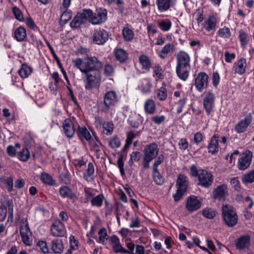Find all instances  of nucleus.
<instances>
[{
	"mask_svg": "<svg viewBox=\"0 0 254 254\" xmlns=\"http://www.w3.org/2000/svg\"><path fill=\"white\" fill-rule=\"evenodd\" d=\"M139 61L142 69L149 70L151 67L150 60L146 56L144 55L140 56L139 57Z\"/></svg>",
	"mask_w": 254,
	"mask_h": 254,
	"instance_id": "42",
	"label": "nucleus"
},
{
	"mask_svg": "<svg viewBox=\"0 0 254 254\" xmlns=\"http://www.w3.org/2000/svg\"><path fill=\"white\" fill-rule=\"evenodd\" d=\"M218 23L217 19L214 15H209L202 23V28L206 31L210 32L215 31Z\"/></svg>",
	"mask_w": 254,
	"mask_h": 254,
	"instance_id": "15",
	"label": "nucleus"
},
{
	"mask_svg": "<svg viewBox=\"0 0 254 254\" xmlns=\"http://www.w3.org/2000/svg\"><path fill=\"white\" fill-rule=\"evenodd\" d=\"M51 250L54 254H62L64 250L63 241L61 239H55L51 243Z\"/></svg>",
	"mask_w": 254,
	"mask_h": 254,
	"instance_id": "28",
	"label": "nucleus"
},
{
	"mask_svg": "<svg viewBox=\"0 0 254 254\" xmlns=\"http://www.w3.org/2000/svg\"><path fill=\"white\" fill-rule=\"evenodd\" d=\"M215 96L210 91H208L204 94L203 98V105L207 115H210L213 112Z\"/></svg>",
	"mask_w": 254,
	"mask_h": 254,
	"instance_id": "7",
	"label": "nucleus"
},
{
	"mask_svg": "<svg viewBox=\"0 0 254 254\" xmlns=\"http://www.w3.org/2000/svg\"><path fill=\"white\" fill-rule=\"evenodd\" d=\"M177 64L182 65H190V57L189 55L184 51H180L176 56Z\"/></svg>",
	"mask_w": 254,
	"mask_h": 254,
	"instance_id": "26",
	"label": "nucleus"
},
{
	"mask_svg": "<svg viewBox=\"0 0 254 254\" xmlns=\"http://www.w3.org/2000/svg\"><path fill=\"white\" fill-rule=\"evenodd\" d=\"M32 68L26 64H23L19 69L18 72L19 76L22 78H27L32 73Z\"/></svg>",
	"mask_w": 254,
	"mask_h": 254,
	"instance_id": "35",
	"label": "nucleus"
},
{
	"mask_svg": "<svg viewBox=\"0 0 254 254\" xmlns=\"http://www.w3.org/2000/svg\"><path fill=\"white\" fill-rule=\"evenodd\" d=\"M85 24L84 22L78 15V14L74 17V19L70 22V25L71 28H77L79 27L82 24Z\"/></svg>",
	"mask_w": 254,
	"mask_h": 254,
	"instance_id": "50",
	"label": "nucleus"
},
{
	"mask_svg": "<svg viewBox=\"0 0 254 254\" xmlns=\"http://www.w3.org/2000/svg\"><path fill=\"white\" fill-rule=\"evenodd\" d=\"M175 50L173 44L168 43L162 48L158 53L159 57L161 59H165L171 56Z\"/></svg>",
	"mask_w": 254,
	"mask_h": 254,
	"instance_id": "23",
	"label": "nucleus"
},
{
	"mask_svg": "<svg viewBox=\"0 0 254 254\" xmlns=\"http://www.w3.org/2000/svg\"><path fill=\"white\" fill-rule=\"evenodd\" d=\"M228 194V188L225 184L218 186L213 191V198L219 200H225Z\"/></svg>",
	"mask_w": 254,
	"mask_h": 254,
	"instance_id": "14",
	"label": "nucleus"
},
{
	"mask_svg": "<svg viewBox=\"0 0 254 254\" xmlns=\"http://www.w3.org/2000/svg\"><path fill=\"white\" fill-rule=\"evenodd\" d=\"M109 145L112 148H118L121 145V141L119 137L114 136L109 141Z\"/></svg>",
	"mask_w": 254,
	"mask_h": 254,
	"instance_id": "52",
	"label": "nucleus"
},
{
	"mask_svg": "<svg viewBox=\"0 0 254 254\" xmlns=\"http://www.w3.org/2000/svg\"><path fill=\"white\" fill-rule=\"evenodd\" d=\"M141 157L140 153L138 151L132 152L130 155V159L128 164L130 166H132L134 162L138 161Z\"/></svg>",
	"mask_w": 254,
	"mask_h": 254,
	"instance_id": "55",
	"label": "nucleus"
},
{
	"mask_svg": "<svg viewBox=\"0 0 254 254\" xmlns=\"http://www.w3.org/2000/svg\"><path fill=\"white\" fill-rule=\"evenodd\" d=\"M104 198V195L102 194H99L95 197H93L91 200V205L98 207H101L102 205Z\"/></svg>",
	"mask_w": 254,
	"mask_h": 254,
	"instance_id": "47",
	"label": "nucleus"
},
{
	"mask_svg": "<svg viewBox=\"0 0 254 254\" xmlns=\"http://www.w3.org/2000/svg\"><path fill=\"white\" fill-rule=\"evenodd\" d=\"M217 35L222 39H228L231 36V32L229 27L224 26L217 31Z\"/></svg>",
	"mask_w": 254,
	"mask_h": 254,
	"instance_id": "40",
	"label": "nucleus"
},
{
	"mask_svg": "<svg viewBox=\"0 0 254 254\" xmlns=\"http://www.w3.org/2000/svg\"><path fill=\"white\" fill-rule=\"evenodd\" d=\"M15 17L20 21H23L24 19L20 9L17 7H14L12 9Z\"/></svg>",
	"mask_w": 254,
	"mask_h": 254,
	"instance_id": "60",
	"label": "nucleus"
},
{
	"mask_svg": "<svg viewBox=\"0 0 254 254\" xmlns=\"http://www.w3.org/2000/svg\"><path fill=\"white\" fill-rule=\"evenodd\" d=\"M114 55L116 60L121 63L125 62L128 58L127 53L122 48H116L114 50Z\"/></svg>",
	"mask_w": 254,
	"mask_h": 254,
	"instance_id": "32",
	"label": "nucleus"
},
{
	"mask_svg": "<svg viewBox=\"0 0 254 254\" xmlns=\"http://www.w3.org/2000/svg\"><path fill=\"white\" fill-rule=\"evenodd\" d=\"M126 246L128 250L126 254H135L134 253V249L136 247L135 245L132 242H126Z\"/></svg>",
	"mask_w": 254,
	"mask_h": 254,
	"instance_id": "64",
	"label": "nucleus"
},
{
	"mask_svg": "<svg viewBox=\"0 0 254 254\" xmlns=\"http://www.w3.org/2000/svg\"><path fill=\"white\" fill-rule=\"evenodd\" d=\"M103 132L107 135H110L112 134L114 129V125L112 122L106 123L103 126Z\"/></svg>",
	"mask_w": 254,
	"mask_h": 254,
	"instance_id": "49",
	"label": "nucleus"
},
{
	"mask_svg": "<svg viewBox=\"0 0 254 254\" xmlns=\"http://www.w3.org/2000/svg\"><path fill=\"white\" fill-rule=\"evenodd\" d=\"M37 246L39 248L42 253L44 254H48L49 253V249L48 247L47 244L45 241H39L37 244Z\"/></svg>",
	"mask_w": 254,
	"mask_h": 254,
	"instance_id": "57",
	"label": "nucleus"
},
{
	"mask_svg": "<svg viewBox=\"0 0 254 254\" xmlns=\"http://www.w3.org/2000/svg\"><path fill=\"white\" fill-rule=\"evenodd\" d=\"M59 193L63 198L68 197L73 200H75L77 198L75 194L67 186L61 187L59 189Z\"/></svg>",
	"mask_w": 254,
	"mask_h": 254,
	"instance_id": "29",
	"label": "nucleus"
},
{
	"mask_svg": "<svg viewBox=\"0 0 254 254\" xmlns=\"http://www.w3.org/2000/svg\"><path fill=\"white\" fill-rule=\"evenodd\" d=\"M51 231L55 237H63L66 233V229L63 223L59 220L55 221L51 227Z\"/></svg>",
	"mask_w": 254,
	"mask_h": 254,
	"instance_id": "11",
	"label": "nucleus"
},
{
	"mask_svg": "<svg viewBox=\"0 0 254 254\" xmlns=\"http://www.w3.org/2000/svg\"><path fill=\"white\" fill-rule=\"evenodd\" d=\"M158 25L162 31L167 32L172 27V22L169 19L162 20L158 23Z\"/></svg>",
	"mask_w": 254,
	"mask_h": 254,
	"instance_id": "45",
	"label": "nucleus"
},
{
	"mask_svg": "<svg viewBox=\"0 0 254 254\" xmlns=\"http://www.w3.org/2000/svg\"><path fill=\"white\" fill-rule=\"evenodd\" d=\"M151 86L150 81L147 78H144L140 81L138 88L143 93H147L150 91Z\"/></svg>",
	"mask_w": 254,
	"mask_h": 254,
	"instance_id": "36",
	"label": "nucleus"
},
{
	"mask_svg": "<svg viewBox=\"0 0 254 254\" xmlns=\"http://www.w3.org/2000/svg\"><path fill=\"white\" fill-rule=\"evenodd\" d=\"M144 108L146 113L153 114L156 110L155 102L152 99H147L144 103Z\"/></svg>",
	"mask_w": 254,
	"mask_h": 254,
	"instance_id": "38",
	"label": "nucleus"
},
{
	"mask_svg": "<svg viewBox=\"0 0 254 254\" xmlns=\"http://www.w3.org/2000/svg\"><path fill=\"white\" fill-rule=\"evenodd\" d=\"M5 184L8 192H11L13 190V182L11 177H7L5 181Z\"/></svg>",
	"mask_w": 254,
	"mask_h": 254,
	"instance_id": "62",
	"label": "nucleus"
},
{
	"mask_svg": "<svg viewBox=\"0 0 254 254\" xmlns=\"http://www.w3.org/2000/svg\"><path fill=\"white\" fill-rule=\"evenodd\" d=\"M186 103V99L183 98L180 100L177 103V113L178 114H180L183 111V109L185 107Z\"/></svg>",
	"mask_w": 254,
	"mask_h": 254,
	"instance_id": "63",
	"label": "nucleus"
},
{
	"mask_svg": "<svg viewBox=\"0 0 254 254\" xmlns=\"http://www.w3.org/2000/svg\"><path fill=\"white\" fill-rule=\"evenodd\" d=\"M118 102V95L114 91H109L105 93L103 97L104 107L102 111L108 113L109 110L116 106Z\"/></svg>",
	"mask_w": 254,
	"mask_h": 254,
	"instance_id": "4",
	"label": "nucleus"
},
{
	"mask_svg": "<svg viewBox=\"0 0 254 254\" xmlns=\"http://www.w3.org/2000/svg\"><path fill=\"white\" fill-rule=\"evenodd\" d=\"M239 39L241 43V46L243 48H245L248 43L249 36L247 32L243 30L239 31Z\"/></svg>",
	"mask_w": 254,
	"mask_h": 254,
	"instance_id": "43",
	"label": "nucleus"
},
{
	"mask_svg": "<svg viewBox=\"0 0 254 254\" xmlns=\"http://www.w3.org/2000/svg\"><path fill=\"white\" fill-rule=\"evenodd\" d=\"M107 19V11L105 9H99L96 12H93L91 18V23L93 24H100L104 22Z\"/></svg>",
	"mask_w": 254,
	"mask_h": 254,
	"instance_id": "17",
	"label": "nucleus"
},
{
	"mask_svg": "<svg viewBox=\"0 0 254 254\" xmlns=\"http://www.w3.org/2000/svg\"><path fill=\"white\" fill-rule=\"evenodd\" d=\"M164 160V156L163 154H160L155 160L153 165V170H158V166L161 164Z\"/></svg>",
	"mask_w": 254,
	"mask_h": 254,
	"instance_id": "61",
	"label": "nucleus"
},
{
	"mask_svg": "<svg viewBox=\"0 0 254 254\" xmlns=\"http://www.w3.org/2000/svg\"><path fill=\"white\" fill-rule=\"evenodd\" d=\"M63 5V7H61L60 9L61 13L60 20L64 23H66L72 17L71 11Z\"/></svg>",
	"mask_w": 254,
	"mask_h": 254,
	"instance_id": "33",
	"label": "nucleus"
},
{
	"mask_svg": "<svg viewBox=\"0 0 254 254\" xmlns=\"http://www.w3.org/2000/svg\"><path fill=\"white\" fill-rule=\"evenodd\" d=\"M80 17L83 20L85 23L87 21L91 22L92 16L93 15V11L89 9H85L81 12L77 13Z\"/></svg>",
	"mask_w": 254,
	"mask_h": 254,
	"instance_id": "39",
	"label": "nucleus"
},
{
	"mask_svg": "<svg viewBox=\"0 0 254 254\" xmlns=\"http://www.w3.org/2000/svg\"><path fill=\"white\" fill-rule=\"evenodd\" d=\"M122 34L125 41H130L134 38V32L128 27H125L123 29Z\"/></svg>",
	"mask_w": 254,
	"mask_h": 254,
	"instance_id": "46",
	"label": "nucleus"
},
{
	"mask_svg": "<svg viewBox=\"0 0 254 254\" xmlns=\"http://www.w3.org/2000/svg\"><path fill=\"white\" fill-rule=\"evenodd\" d=\"M208 75L204 72H200L196 76L194 80V86L200 92L207 87Z\"/></svg>",
	"mask_w": 254,
	"mask_h": 254,
	"instance_id": "8",
	"label": "nucleus"
},
{
	"mask_svg": "<svg viewBox=\"0 0 254 254\" xmlns=\"http://www.w3.org/2000/svg\"><path fill=\"white\" fill-rule=\"evenodd\" d=\"M190 70V65H176L177 75L180 79L183 81H186L188 79Z\"/></svg>",
	"mask_w": 254,
	"mask_h": 254,
	"instance_id": "20",
	"label": "nucleus"
},
{
	"mask_svg": "<svg viewBox=\"0 0 254 254\" xmlns=\"http://www.w3.org/2000/svg\"><path fill=\"white\" fill-rule=\"evenodd\" d=\"M230 184L234 189L236 191H240L241 190L240 182L238 177H234L230 180Z\"/></svg>",
	"mask_w": 254,
	"mask_h": 254,
	"instance_id": "59",
	"label": "nucleus"
},
{
	"mask_svg": "<svg viewBox=\"0 0 254 254\" xmlns=\"http://www.w3.org/2000/svg\"><path fill=\"white\" fill-rule=\"evenodd\" d=\"M246 66V60L244 58H241L234 64L233 69L235 73L242 75L245 72Z\"/></svg>",
	"mask_w": 254,
	"mask_h": 254,
	"instance_id": "25",
	"label": "nucleus"
},
{
	"mask_svg": "<svg viewBox=\"0 0 254 254\" xmlns=\"http://www.w3.org/2000/svg\"><path fill=\"white\" fill-rule=\"evenodd\" d=\"M159 149L156 143L147 145L143 150L144 157L151 159H155L158 154Z\"/></svg>",
	"mask_w": 254,
	"mask_h": 254,
	"instance_id": "12",
	"label": "nucleus"
},
{
	"mask_svg": "<svg viewBox=\"0 0 254 254\" xmlns=\"http://www.w3.org/2000/svg\"><path fill=\"white\" fill-rule=\"evenodd\" d=\"M219 135L214 134L210 138L207 146L208 153L215 155L219 151L218 144Z\"/></svg>",
	"mask_w": 254,
	"mask_h": 254,
	"instance_id": "21",
	"label": "nucleus"
},
{
	"mask_svg": "<svg viewBox=\"0 0 254 254\" xmlns=\"http://www.w3.org/2000/svg\"><path fill=\"white\" fill-rule=\"evenodd\" d=\"M90 146V149L95 152L97 158H99L101 152V143L98 139L97 136L94 135V138H91L88 141Z\"/></svg>",
	"mask_w": 254,
	"mask_h": 254,
	"instance_id": "27",
	"label": "nucleus"
},
{
	"mask_svg": "<svg viewBox=\"0 0 254 254\" xmlns=\"http://www.w3.org/2000/svg\"><path fill=\"white\" fill-rule=\"evenodd\" d=\"M167 97V89L164 87H161L157 90V98L160 101H164Z\"/></svg>",
	"mask_w": 254,
	"mask_h": 254,
	"instance_id": "54",
	"label": "nucleus"
},
{
	"mask_svg": "<svg viewBox=\"0 0 254 254\" xmlns=\"http://www.w3.org/2000/svg\"><path fill=\"white\" fill-rule=\"evenodd\" d=\"M94 167L92 163H89L88 168L83 173V178L87 182H92L94 180Z\"/></svg>",
	"mask_w": 254,
	"mask_h": 254,
	"instance_id": "34",
	"label": "nucleus"
},
{
	"mask_svg": "<svg viewBox=\"0 0 254 254\" xmlns=\"http://www.w3.org/2000/svg\"><path fill=\"white\" fill-rule=\"evenodd\" d=\"M242 181L245 184L254 182V170L244 175L242 178Z\"/></svg>",
	"mask_w": 254,
	"mask_h": 254,
	"instance_id": "48",
	"label": "nucleus"
},
{
	"mask_svg": "<svg viewBox=\"0 0 254 254\" xmlns=\"http://www.w3.org/2000/svg\"><path fill=\"white\" fill-rule=\"evenodd\" d=\"M108 33L104 29H95L92 35L94 43L97 45L104 44L108 39Z\"/></svg>",
	"mask_w": 254,
	"mask_h": 254,
	"instance_id": "9",
	"label": "nucleus"
},
{
	"mask_svg": "<svg viewBox=\"0 0 254 254\" xmlns=\"http://www.w3.org/2000/svg\"><path fill=\"white\" fill-rule=\"evenodd\" d=\"M77 134L81 140H86L89 141L91 135L88 130L84 127L79 126L77 130Z\"/></svg>",
	"mask_w": 254,
	"mask_h": 254,
	"instance_id": "30",
	"label": "nucleus"
},
{
	"mask_svg": "<svg viewBox=\"0 0 254 254\" xmlns=\"http://www.w3.org/2000/svg\"><path fill=\"white\" fill-rule=\"evenodd\" d=\"M40 179L42 182L48 186H52L56 184V181L52 176L48 173L42 172L41 173Z\"/></svg>",
	"mask_w": 254,
	"mask_h": 254,
	"instance_id": "37",
	"label": "nucleus"
},
{
	"mask_svg": "<svg viewBox=\"0 0 254 254\" xmlns=\"http://www.w3.org/2000/svg\"><path fill=\"white\" fill-rule=\"evenodd\" d=\"M72 63L82 73L86 90H90L99 86L100 80L99 70L102 68V64L97 58H76L72 60Z\"/></svg>",
	"mask_w": 254,
	"mask_h": 254,
	"instance_id": "1",
	"label": "nucleus"
},
{
	"mask_svg": "<svg viewBox=\"0 0 254 254\" xmlns=\"http://www.w3.org/2000/svg\"><path fill=\"white\" fill-rule=\"evenodd\" d=\"M189 185V179L184 175L180 174L176 182L177 191L173 195L175 201L180 200L187 191Z\"/></svg>",
	"mask_w": 254,
	"mask_h": 254,
	"instance_id": "3",
	"label": "nucleus"
},
{
	"mask_svg": "<svg viewBox=\"0 0 254 254\" xmlns=\"http://www.w3.org/2000/svg\"><path fill=\"white\" fill-rule=\"evenodd\" d=\"M202 215L207 219H213L216 215V211L211 208L206 207L203 209Z\"/></svg>",
	"mask_w": 254,
	"mask_h": 254,
	"instance_id": "51",
	"label": "nucleus"
},
{
	"mask_svg": "<svg viewBox=\"0 0 254 254\" xmlns=\"http://www.w3.org/2000/svg\"><path fill=\"white\" fill-rule=\"evenodd\" d=\"M222 217L225 223L229 227L235 226L238 222V215L235 208L230 205L222 207Z\"/></svg>",
	"mask_w": 254,
	"mask_h": 254,
	"instance_id": "2",
	"label": "nucleus"
},
{
	"mask_svg": "<svg viewBox=\"0 0 254 254\" xmlns=\"http://www.w3.org/2000/svg\"><path fill=\"white\" fill-rule=\"evenodd\" d=\"M176 2V0H156V3L158 10L163 12L167 11Z\"/></svg>",
	"mask_w": 254,
	"mask_h": 254,
	"instance_id": "22",
	"label": "nucleus"
},
{
	"mask_svg": "<svg viewBox=\"0 0 254 254\" xmlns=\"http://www.w3.org/2000/svg\"><path fill=\"white\" fill-rule=\"evenodd\" d=\"M197 179L198 186L204 188H208L213 183V176L211 173L207 170L199 169V175Z\"/></svg>",
	"mask_w": 254,
	"mask_h": 254,
	"instance_id": "5",
	"label": "nucleus"
},
{
	"mask_svg": "<svg viewBox=\"0 0 254 254\" xmlns=\"http://www.w3.org/2000/svg\"><path fill=\"white\" fill-rule=\"evenodd\" d=\"M109 240L112 245L113 252L116 253L125 254L127 252V250L124 248L121 245L119 238L116 235H113L109 238Z\"/></svg>",
	"mask_w": 254,
	"mask_h": 254,
	"instance_id": "19",
	"label": "nucleus"
},
{
	"mask_svg": "<svg viewBox=\"0 0 254 254\" xmlns=\"http://www.w3.org/2000/svg\"><path fill=\"white\" fill-rule=\"evenodd\" d=\"M253 120L251 114L247 115L245 117L240 120L235 126V130L238 133L246 131L248 127L251 124Z\"/></svg>",
	"mask_w": 254,
	"mask_h": 254,
	"instance_id": "10",
	"label": "nucleus"
},
{
	"mask_svg": "<svg viewBox=\"0 0 254 254\" xmlns=\"http://www.w3.org/2000/svg\"><path fill=\"white\" fill-rule=\"evenodd\" d=\"M115 73V68L113 65L107 64L104 67V74L107 76H113Z\"/></svg>",
	"mask_w": 254,
	"mask_h": 254,
	"instance_id": "58",
	"label": "nucleus"
},
{
	"mask_svg": "<svg viewBox=\"0 0 254 254\" xmlns=\"http://www.w3.org/2000/svg\"><path fill=\"white\" fill-rule=\"evenodd\" d=\"M27 36L26 31L23 26L17 28L14 33V38L18 42L24 41Z\"/></svg>",
	"mask_w": 254,
	"mask_h": 254,
	"instance_id": "31",
	"label": "nucleus"
},
{
	"mask_svg": "<svg viewBox=\"0 0 254 254\" xmlns=\"http://www.w3.org/2000/svg\"><path fill=\"white\" fill-rule=\"evenodd\" d=\"M163 71L160 65L157 64L155 66L153 76L156 77L159 79H162L163 78Z\"/></svg>",
	"mask_w": 254,
	"mask_h": 254,
	"instance_id": "56",
	"label": "nucleus"
},
{
	"mask_svg": "<svg viewBox=\"0 0 254 254\" xmlns=\"http://www.w3.org/2000/svg\"><path fill=\"white\" fill-rule=\"evenodd\" d=\"M63 127L65 135L68 138L72 137L75 132V128L72 122L68 119L65 120L63 122Z\"/></svg>",
	"mask_w": 254,
	"mask_h": 254,
	"instance_id": "24",
	"label": "nucleus"
},
{
	"mask_svg": "<svg viewBox=\"0 0 254 254\" xmlns=\"http://www.w3.org/2000/svg\"><path fill=\"white\" fill-rule=\"evenodd\" d=\"M153 179L155 183L158 185H161L164 183V178L161 175L158 170H153Z\"/></svg>",
	"mask_w": 254,
	"mask_h": 254,
	"instance_id": "53",
	"label": "nucleus"
},
{
	"mask_svg": "<svg viewBox=\"0 0 254 254\" xmlns=\"http://www.w3.org/2000/svg\"><path fill=\"white\" fill-rule=\"evenodd\" d=\"M17 157L21 161L26 162L30 157V153L27 148H23L17 153Z\"/></svg>",
	"mask_w": 254,
	"mask_h": 254,
	"instance_id": "41",
	"label": "nucleus"
},
{
	"mask_svg": "<svg viewBox=\"0 0 254 254\" xmlns=\"http://www.w3.org/2000/svg\"><path fill=\"white\" fill-rule=\"evenodd\" d=\"M20 228V233L23 242L27 246L32 244L31 232L27 219H22Z\"/></svg>",
	"mask_w": 254,
	"mask_h": 254,
	"instance_id": "6",
	"label": "nucleus"
},
{
	"mask_svg": "<svg viewBox=\"0 0 254 254\" xmlns=\"http://www.w3.org/2000/svg\"><path fill=\"white\" fill-rule=\"evenodd\" d=\"M201 205V201L194 195L188 197L186 204V209L189 211H194L198 210Z\"/></svg>",
	"mask_w": 254,
	"mask_h": 254,
	"instance_id": "18",
	"label": "nucleus"
},
{
	"mask_svg": "<svg viewBox=\"0 0 254 254\" xmlns=\"http://www.w3.org/2000/svg\"><path fill=\"white\" fill-rule=\"evenodd\" d=\"M99 238L97 240L98 243L105 244V241L108 240V234L105 228H102L98 232Z\"/></svg>",
	"mask_w": 254,
	"mask_h": 254,
	"instance_id": "44",
	"label": "nucleus"
},
{
	"mask_svg": "<svg viewBox=\"0 0 254 254\" xmlns=\"http://www.w3.org/2000/svg\"><path fill=\"white\" fill-rule=\"evenodd\" d=\"M252 153L250 151L243 153L239 159L238 168L241 170L247 169L252 162Z\"/></svg>",
	"mask_w": 254,
	"mask_h": 254,
	"instance_id": "13",
	"label": "nucleus"
},
{
	"mask_svg": "<svg viewBox=\"0 0 254 254\" xmlns=\"http://www.w3.org/2000/svg\"><path fill=\"white\" fill-rule=\"evenodd\" d=\"M251 237L249 234L241 236L235 241V246L237 250H243L248 249L250 245Z\"/></svg>",
	"mask_w": 254,
	"mask_h": 254,
	"instance_id": "16",
	"label": "nucleus"
}]
</instances>
